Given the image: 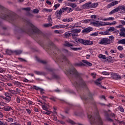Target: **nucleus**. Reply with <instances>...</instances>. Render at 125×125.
<instances>
[{"label":"nucleus","instance_id":"obj_18","mask_svg":"<svg viewBox=\"0 0 125 125\" xmlns=\"http://www.w3.org/2000/svg\"><path fill=\"white\" fill-rule=\"evenodd\" d=\"M104 115L105 117H106L107 121H108V122H113V120L110 118V117H109V113H108V112L107 111L104 112Z\"/></svg>","mask_w":125,"mask_h":125},{"label":"nucleus","instance_id":"obj_32","mask_svg":"<svg viewBox=\"0 0 125 125\" xmlns=\"http://www.w3.org/2000/svg\"><path fill=\"white\" fill-rule=\"evenodd\" d=\"M14 84L15 85H16V86H21V83L19 82H14Z\"/></svg>","mask_w":125,"mask_h":125},{"label":"nucleus","instance_id":"obj_3","mask_svg":"<svg viewBox=\"0 0 125 125\" xmlns=\"http://www.w3.org/2000/svg\"><path fill=\"white\" fill-rule=\"evenodd\" d=\"M2 19H4V20H7V21H9L11 23H13L14 21L16 20L17 18V16L16 15L9 12L7 15H4L1 17Z\"/></svg>","mask_w":125,"mask_h":125},{"label":"nucleus","instance_id":"obj_44","mask_svg":"<svg viewBox=\"0 0 125 125\" xmlns=\"http://www.w3.org/2000/svg\"><path fill=\"white\" fill-rule=\"evenodd\" d=\"M19 60L21 61V62H27V61H26L25 59L21 58H18Z\"/></svg>","mask_w":125,"mask_h":125},{"label":"nucleus","instance_id":"obj_12","mask_svg":"<svg viewBox=\"0 0 125 125\" xmlns=\"http://www.w3.org/2000/svg\"><path fill=\"white\" fill-rule=\"evenodd\" d=\"M62 59H60V58H57L56 57L55 58V62H56L57 63H60L61 62H63V61H66L67 63H69V60H68L67 57H66L65 56L62 55Z\"/></svg>","mask_w":125,"mask_h":125},{"label":"nucleus","instance_id":"obj_14","mask_svg":"<svg viewBox=\"0 0 125 125\" xmlns=\"http://www.w3.org/2000/svg\"><path fill=\"white\" fill-rule=\"evenodd\" d=\"M24 31L23 28L20 27L19 26H16L15 27L14 32L15 34H18V33H22Z\"/></svg>","mask_w":125,"mask_h":125},{"label":"nucleus","instance_id":"obj_42","mask_svg":"<svg viewBox=\"0 0 125 125\" xmlns=\"http://www.w3.org/2000/svg\"><path fill=\"white\" fill-rule=\"evenodd\" d=\"M119 109L120 111L121 112H122V113H124L125 112V109H124V108H123V107H122L121 106H120L119 107Z\"/></svg>","mask_w":125,"mask_h":125},{"label":"nucleus","instance_id":"obj_25","mask_svg":"<svg viewBox=\"0 0 125 125\" xmlns=\"http://www.w3.org/2000/svg\"><path fill=\"white\" fill-rule=\"evenodd\" d=\"M118 3H119V1H115L112 2L109 4H108V5L109 6H114V5H116V4H118Z\"/></svg>","mask_w":125,"mask_h":125},{"label":"nucleus","instance_id":"obj_53","mask_svg":"<svg viewBox=\"0 0 125 125\" xmlns=\"http://www.w3.org/2000/svg\"><path fill=\"white\" fill-rule=\"evenodd\" d=\"M34 89H36V90H40V88L39 87H38L36 85L33 86Z\"/></svg>","mask_w":125,"mask_h":125},{"label":"nucleus","instance_id":"obj_23","mask_svg":"<svg viewBox=\"0 0 125 125\" xmlns=\"http://www.w3.org/2000/svg\"><path fill=\"white\" fill-rule=\"evenodd\" d=\"M63 53H65V55H73V54L69 52L67 50L64 49L63 50Z\"/></svg>","mask_w":125,"mask_h":125},{"label":"nucleus","instance_id":"obj_33","mask_svg":"<svg viewBox=\"0 0 125 125\" xmlns=\"http://www.w3.org/2000/svg\"><path fill=\"white\" fill-rule=\"evenodd\" d=\"M99 58H101L102 59H106V56L104 55L100 54L99 55Z\"/></svg>","mask_w":125,"mask_h":125},{"label":"nucleus","instance_id":"obj_1","mask_svg":"<svg viewBox=\"0 0 125 125\" xmlns=\"http://www.w3.org/2000/svg\"><path fill=\"white\" fill-rule=\"evenodd\" d=\"M70 73L72 75H74V76H75L76 78H78L79 80L78 82H75L73 83L76 88H86V84L85 83V82L83 81V79H82V74L78 72L75 68H73L70 70Z\"/></svg>","mask_w":125,"mask_h":125},{"label":"nucleus","instance_id":"obj_47","mask_svg":"<svg viewBox=\"0 0 125 125\" xmlns=\"http://www.w3.org/2000/svg\"><path fill=\"white\" fill-rule=\"evenodd\" d=\"M0 125H7V123L5 122H3V121H1L0 120Z\"/></svg>","mask_w":125,"mask_h":125},{"label":"nucleus","instance_id":"obj_8","mask_svg":"<svg viewBox=\"0 0 125 125\" xmlns=\"http://www.w3.org/2000/svg\"><path fill=\"white\" fill-rule=\"evenodd\" d=\"M96 17V15H95L91 16V18L92 19V20H90V21H91V24H92V25H94V26H96L97 27L102 26V23H101V22L96 21V19H97Z\"/></svg>","mask_w":125,"mask_h":125},{"label":"nucleus","instance_id":"obj_43","mask_svg":"<svg viewBox=\"0 0 125 125\" xmlns=\"http://www.w3.org/2000/svg\"><path fill=\"white\" fill-rule=\"evenodd\" d=\"M22 10H25V11H30L31 10V8L27 7V8H23Z\"/></svg>","mask_w":125,"mask_h":125},{"label":"nucleus","instance_id":"obj_55","mask_svg":"<svg viewBox=\"0 0 125 125\" xmlns=\"http://www.w3.org/2000/svg\"><path fill=\"white\" fill-rule=\"evenodd\" d=\"M5 97H10V93H5Z\"/></svg>","mask_w":125,"mask_h":125},{"label":"nucleus","instance_id":"obj_9","mask_svg":"<svg viewBox=\"0 0 125 125\" xmlns=\"http://www.w3.org/2000/svg\"><path fill=\"white\" fill-rule=\"evenodd\" d=\"M64 45H65V46H67V47H70L71 49H72V50H74V51L82 50V48L81 47H77V48L73 47V46H74L75 45L67 41H65L64 42Z\"/></svg>","mask_w":125,"mask_h":125},{"label":"nucleus","instance_id":"obj_34","mask_svg":"<svg viewBox=\"0 0 125 125\" xmlns=\"http://www.w3.org/2000/svg\"><path fill=\"white\" fill-rule=\"evenodd\" d=\"M52 9H46V8H44L43 9V11H45L46 12H51L52 11Z\"/></svg>","mask_w":125,"mask_h":125},{"label":"nucleus","instance_id":"obj_19","mask_svg":"<svg viewBox=\"0 0 125 125\" xmlns=\"http://www.w3.org/2000/svg\"><path fill=\"white\" fill-rule=\"evenodd\" d=\"M102 80H103V78H100L98 79V80L95 82L96 84L100 86V85H101V83H100V82L102 81Z\"/></svg>","mask_w":125,"mask_h":125},{"label":"nucleus","instance_id":"obj_51","mask_svg":"<svg viewBox=\"0 0 125 125\" xmlns=\"http://www.w3.org/2000/svg\"><path fill=\"white\" fill-rule=\"evenodd\" d=\"M91 36H93L94 37H95L96 36H98V32H94V33L91 34Z\"/></svg>","mask_w":125,"mask_h":125},{"label":"nucleus","instance_id":"obj_46","mask_svg":"<svg viewBox=\"0 0 125 125\" xmlns=\"http://www.w3.org/2000/svg\"><path fill=\"white\" fill-rule=\"evenodd\" d=\"M7 122L10 123V122H13V119L11 118H8L6 120Z\"/></svg>","mask_w":125,"mask_h":125},{"label":"nucleus","instance_id":"obj_49","mask_svg":"<svg viewBox=\"0 0 125 125\" xmlns=\"http://www.w3.org/2000/svg\"><path fill=\"white\" fill-rule=\"evenodd\" d=\"M52 112L50 111L47 110V112H44V114H45L46 115H50Z\"/></svg>","mask_w":125,"mask_h":125},{"label":"nucleus","instance_id":"obj_41","mask_svg":"<svg viewBox=\"0 0 125 125\" xmlns=\"http://www.w3.org/2000/svg\"><path fill=\"white\" fill-rule=\"evenodd\" d=\"M108 30L109 32H114L115 31V27H111Z\"/></svg>","mask_w":125,"mask_h":125},{"label":"nucleus","instance_id":"obj_30","mask_svg":"<svg viewBox=\"0 0 125 125\" xmlns=\"http://www.w3.org/2000/svg\"><path fill=\"white\" fill-rule=\"evenodd\" d=\"M12 108H11V107L10 106H6L5 107H4V111H10V110H12Z\"/></svg>","mask_w":125,"mask_h":125},{"label":"nucleus","instance_id":"obj_20","mask_svg":"<svg viewBox=\"0 0 125 125\" xmlns=\"http://www.w3.org/2000/svg\"><path fill=\"white\" fill-rule=\"evenodd\" d=\"M35 74L36 75H40L41 76H45V73L42 71H34Z\"/></svg>","mask_w":125,"mask_h":125},{"label":"nucleus","instance_id":"obj_35","mask_svg":"<svg viewBox=\"0 0 125 125\" xmlns=\"http://www.w3.org/2000/svg\"><path fill=\"white\" fill-rule=\"evenodd\" d=\"M69 5L70 6H71V7H72V8H75V7H77V4L75 3H70Z\"/></svg>","mask_w":125,"mask_h":125},{"label":"nucleus","instance_id":"obj_16","mask_svg":"<svg viewBox=\"0 0 125 125\" xmlns=\"http://www.w3.org/2000/svg\"><path fill=\"white\" fill-rule=\"evenodd\" d=\"M111 78L113 79V80H120L121 77L120 76L118 75L117 74L114 73L112 74Z\"/></svg>","mask_w":125,"mask_h":125},{"label":"nucleus","instance_id":"obj_60","mask_svg":"<svg viewBox=\"0 0 125 125\" xmlns=\"http://www.w3.org/2000/svg\"><path fill=\"white\" fill-rule=\"evenodd\" d=\"M109 30H107L106 31L104 32V35H109Z\"/></svg>","mask_w":125,"mask_h":125},{"label":"nucleus","instance_id":"obj_50","mask_svg":"<svg viewBox=\"0 0 125 125\" xmlns=\"http://www.w3.org/2000/svg\"><path fill=\"white\" fill-rule=\"evenodd\" d=\"M106 60L108 62H110V63H113V60L110 58H108Z\"/></svg>","mask_w":125,"mask_h":125},{"label":"nucleus","instance_id":"obj_39","mask_svg":"<svg viewBox=\"0 0 125 125\" xmlns=\"http://www.w3.org/2000/svg\"><path fill=\"white\" fill-rule=\"evenodd\" d=\"M59 6H60V4H59V3L55 4L54 6V7L55 8L54 9V10H56V9H57L58 7H59Z\"/></svg>","mask_w":125,"mask_h":125},{"label":"nucleus","instance_id":"obj_2","mask_svg":"<svg viewBox=\"0 0 125 125\" xmlns=\"http://www.w3.org/2000/svg\"><path fill=\"white\" fill-rule=\"evenodd\" d=\"M96 119L95 118L92 117V115H88V119H90V123L91 125H94V124H96V125H102V120H101V118H100V117L99 116V114L98 113V111H97L96 114Z\"/></svg>","mask_w":125,"mask_h":125},{"label":"nucleus","instance_id":"obj_54","mask_svg":"<svg viewBox=\"0 0 125 125\" xmlns=\"http://www.w3.org/2000/svg\"><path fill=\"white\" fill-rule=\"evenodd\" d=\"M72 21H74V19L72 18H70L69 19H67V22H71Z\"/></svg>","mask_w":125,"mask_h":125},{"label":"nucleus","instance_id":"obj_45","mask_svg":"<svg viewBox=\"0 0 125 125\" xmlns=\"http://www.w3.org/2000/svg\"><path fill=\"white\" fill-rule=\"evenodd\" d=\"M53 78L54 79H56L57 80H58V79H59V76L56 75V74H54L53 75Z\"/></svg>","mask_w":125,"mask_h":125},{"label":"nucleus","instance_id":"obj_38","mask_svg":"<svg viewBox=\"0 0 125 125\" xmlns=\"http://www.w3.org/2000/svg\"><path fill=\"white\" fill-rule=\"evenodd\" d=\"M39 11H40L39 10V9H34L33 10L32 12H33V13H35V14H38V13H39Z\"/></svg>","mask_w":125,"mask_h":125},{"label":"nucleus","instance_id":"obj_21","mask_svg":"<svg viewBox=\"0 0 125 125\" xmlns=\"http://www.w3.org/2000/svg\"><path fill=\"white\" fill-rule=\"evenodd\" d=\"M117 9V11H122L124 10L125 12V6H119L116 8Z\"/></svg>","mask_w":125,"mask_h":125},{"label":"nucleus","instance_id":"obj_26","mask_svg":"<svg viewBox=\"0 0 125 125\" xmlns=\"http://www.w3.org/2000/svg\"><path fill=\"white\" fill-rule=\"evenodd\" d=\"M14 53H15L17 55H19V54H21V53H22V50H18L14 51Z\"/></svg>","mask_w":125,"mask_h":125},{"label":"nucleus","instance_id":"obj_56","mask_svg":"<svg viewBox=\"0 0 125 125\" xmlns=\"http://www.w3.org/2000/svg\"><path fill=\"white\" fill-rule=\"evenodd\" d=\"M68 123L71 124V125H75V122L71 120H68Z\"/></svg>","mask_w":125,"mask_h":125},{"label":"nucleus","instance_id":"obj_59","mask_svg":"<svg viewBox=\"0 0 125 125\" xmlns=\"http://www.w3.org/2000/svg\"><path fill=\"white\" fill-rule=\"evenodd\" d=\"M107 20H111V21H114L115 20V18L113 17H109L107 18Z\"/></svg>","mask_w":125,"mask_h":125},{"label":"nucleus","instance_id":"obj_7","mask_svg":"<svg viewBox=\"0 0 125 125\" xmlns=\"http://www.w3.org/2000/svg\"><path fill=\"white\" fill-rule=\"evenodd\" d=\"M98 5V3H92L91 2H88L82 5V8L84 9L86 8L89 9V8H95Z\"/></svg>","mask_w":125,"mask_h":125},{"label":"nucleus","instance_id":"obj_17","mask_svg":"<svg viewBox=\"0 0 125 125\" xmlns=\"http://www.w3.org/2000/svg\"><path fill=\"white\" fill-rule=\"evenodd\" d=\"M119 34L121 37H124V38H125V27H122L120 29V32Z\"/></svg>","mask_w":125,"mask_h":125},{"label":"nucleus","instance_id":"obj_5","mask_svg":"<svg viewBox=\"0 0 125 125\" xmlns=\"http://www.w3.org/2000/svg\"><path fill=\"white\" fill-rule=\"evenodd\" d=\"M28 24L31 28V29L29 31V33H30V34L31 35H34V34H36L37 35H41L42 31H40L39 29L30 22H28Z\"/></svg>","mask_w":125,"mask_h":125},{"label":"nucleus","instance_id":"obj_52","mask_svg":"<svg viewBox=\"0 0 125 125\" xmlns=\"http://www.w3.org/2000/svg\"><path fill=\"white\" fill-rule=\"evenodd\" d=\"M48 20L49 23H51V21H52V20L51 19V15H49L48 16Z\"/></svg>","mask_w":125,"mask_h":125},{"label":"nucleus","instance_id":"obj_64","mask_svg":"<svg viewBox=\"0 0 125 125\" xmlns=\"http://www.w3.org/2000/svg\"><path fill=\"white\" fill-rule=\"evenodd\" d=\"M121 24H122V25H125V21H120Z\"/></svg>","mask_w":125,"mask_h":125},{"label":"nucleus","instance_id":"obj_36","mask_svg":"<svg viewBox=\"0 0 125 125\" xmlns=\"http://www.w3.org/2000/svg\"><path fill=\"white\" fill-rule=\"evenodd\" d=\"M51 26H52V24L51 23H45L43 24V26L45 27H51Z\"/></svg>","mask_w":125,"mask_h":125},{"label":"nucleus","instance_id":"obj_57","mask_svg":"<svg viewBox=\"0 0 125 125\" xmlns=\"http://www.w3.org/2000/svg\"><path fill=\"white\" fill-rule=\"evenodd\" d=\"M54 120L56 121V122H60V121L57 119V117H56L55 115L54 116Z\"/></svg>","mask_w":125,"mask_h":125},{"label":"nucleus","instance_id":"obj_63","mask_svg":"<svg viewBox=\"0 0 125 125\" xmlns=\"http://www.w3.org/2000/svg\"><path fill=\"white\" fill-rule=\"evenodd\" d=\"M90 21V20H85L83 21L84 23H88Z\"/></svg>","mask_w":125,"mask_h":125},{"label":"nucleus","instance_id":"obj_29","mask_svg":"<svg viewBox=\"0 0 125 125\" xmlns=\"http://www.w3.org/2000/svg\"><path fill=\"white\" fill-rule=\"evenodd\" d=\"M116 12H118V9H117V8L111 11L109 13V14L110 15H111V14H114V13H116Z\"/></svg>","mask_w":125,"mask_h":125},{"label":"nucleus","instance_id":"obj_40","mask_svg":"<svg viewBox=\"0 0 125 125\" xmlns=\"http://www.w3.org/2000/svg\"><path fill=\"white\" fill-rule=\"evenodd\" d=\"M55 28H56L57 29H61V28H63V25H57L55 26Z\"/></svg>","mask_w":125,"mask_h":125},{"label":"nucleus","instance_id":"obj_62","mask_svg":"<svg viewBox=\"0 0 125 125\" xmlns=\"http://www.w3.org/2000/svg\"><path fill=\"white\" fill-rule=\"evenodd\" d=\"M118 49L119 50H123V47L121 46H118Z\"/></svg>","mask_w":125,"mask_h":125},{"label":"nucleus","instance_id":"obj_11","mask_svg":"<svg viewBox=\"0 0 125 125\" xmlns=\"http://www.w3.org/2000/svg\"><path fill=\"white\" fill-rule=\"evenodd\" d=\"M99 43V44L107 45V44H110V43H111V41H110V39L107 38H104L101 39Z\"/></svg>","mask_w":125,"mask_h":125},{"label":"nucleus","instance_id":"obj_24","mask_svg":"<svg viewBox=\"0 0 125 125\" xmlns=\"http://www.w3.org/2000/svg\"><path fill=\"white\" fill-rule=\"evenodd\" d=\"M6 53L8 54L9 55H11L13 53H14V51H12L11 50L7 49L6 50Z\"/></svg>","mask_w":125,"mask_h":125},{"label":"nucleus","instance_id":"obj_48","mask_svg":"<svg viewBox=\"0 0 125 125\" xmlns=\"http://www.w3.org/2000/svg\"><path fill=\"white\" fill-rule=\"evenodd\" d=\"M103 75H106V76H109L110 75V73L107 72L106 71H104L102 72Z\"/></svg>","mask_w":125,"mask_h":125},{"label":"nucleus","instance_id":"obj_13","mask_svg":"<svg viewBox=\"0 0 125 125\" xmlns=\"http://www.w3.org/2000/svg\"><path fill=\"white\" fill-rule=\"evenodd\" d=\"M81 32V29H74L71 31V35L73 37L74 40L76 39V38L74 37H78V33H80Z\"/></svg>","mask_w":125,"mask_h":125},{"label":"nucleus","instance_id":"obj_61","mask_svg":"<svg viewBox=\"0 0 125 125\" xmlns=\"http://www.w3.org/2000/svg\"><path fill=\"white\" fill-rule=\"evenodd\" d=\"M46 70H47V71H49V72H52L53 71V70L50 67H46Z\"/></svg>","mask_w":125,"mask_h":125},{"label":"nucleus","instance_id":"obj_10","mask_svg":"<svg viewBox=\"0 0 125 125\" xmlns=\"http://www.w3.org/2000/svg\"><path fill=\"white\" fill-rule=\"evenodd\" d=\"M82 62H80L79 63H76L75 64V66H77V67H80V66H89L90 67H91L92 66V63L88 62V61L86 60H83Z\"/></svg>","mask_w":125,"mask_h":125},{"label":"nucleus","instance_id":"obj_28","mask_svg":"<svg viewBox=\"0 0 125 125\" xmlns=\"http://www.w3.org/2000/svg\"><path fill=\"white\" fill-rule=\"evenodd\" d=\"M118 43H120L121 44H125V39H122L118 41Z\"/></svg>","mask_w":125,"mask_h":125},{"label":"nucleus","instance_id":"obj_4","mask_svg":"<svg viewBox=\"0 0 125 125\" xmlns=\"http://www.w3.org/2000/svg\"><path fill=\"white\" fill-rule=\"evenodd\" d=\"M66 10H68V13H70V12H72V11H73V10L71 8L63 7V8H61L60 10L56 11L55 13V15H56L58 19H60L61 15H62V13H63V12H65V11H66Z\"/></svg>","mask_w":125,"mask_h":125},{"label":"nucleus","instance_id":"obj_15","mask_svg":"<svg viewBox=\"0 0 125 125\" xmlns=\"http://www.w3.org/2000/svg\"><path fill=\"white\" fill-rule=\"evenodd\" d=\"M92 30V27H89L83 29L82 31V33H85L86 34H87V33H89V32H91Z\"/></svg>","mask_w":125,"mask_h":125},{"label":"nucleus","instance_id":"obj_22","mask_svg":"<svg viewBox=\"0 0 125 125\" xmlns=\"http://www.w3.org/2000/svg\"><path fill=\"white\" fill-rule=\"evenodd\" d=\"M2 98L3 99H4L5 102H7V103H8V102H10V101H11V97H2Z\"/></svg>","mask_w":125,"mask_h":125},{"label":"nucleus","instance_id":"obj_6","mask_svg":"<svg viewBox=\"0 0 125 125\" xmlns=\"http://www.w3.org/2000/svg\"><path fill=\"white\" fill-rule=\"evenodd\" d=\"M74 40L77 42H80V43H82L84 45H92V44H93V42L90 41V40H85L80 38H74Z\"/></svg>","mask_w":125,"mask_h":125},{"label":"nucleus","instance_id":"obj_31","mask_svg":"<svg viewBox=\"0 0 125 125\" xmlns=\"http://www.w3.org/2000/svg\"><path fill=\"white\" fill-rule=\"evenodd\" d=\"M42 108L43 110H44L45 111H47L48 108L47 106H46V104H44V105H42Z\"/></svg>","mask_w":125,"mask_h":125},{"label":"nucleus","instance_id":"obj_58","mask_svg":"<svg viewBox=\"0 0 125 125\" xmlns=\"http://www.w3.org/2000/svg\"><path fill=\"white\" fill-rule=\"evenodd\" d=\"M91 75L93 77V78L94 79H95V77L96 76V74L94 73H91Z\"/></svg>","mask_w":125,"mask_h":125},{"label":"nucleus","instance_id":"obj_37","mask_svg":"<svg viewBox=\"0 0 125 125\" xmlns=\"http://www.w3.org/2000/svg\"><path fill=\"white\" fill-rule=\"evenodd\" d=\"M9 93L10 94H15L16 93V91L15 90H9Z\"/></svg>","mask_w":125,"mask_h":125},{"label":"nucleus","instance_id":"obj_27","mask_svg":"<svg viewBox=\"0 0 125 125\" xmlns=\"http://www.w3.org/2000/svg\"><path fill=\"white\" fill-rule=\"evenodd\" d=\"M71 35H72L71 33H70V31H68L64 33V37L65 38H69V37H70Z\"/></svg>","mask_w":125,"mask_h":125}]
</instances>
